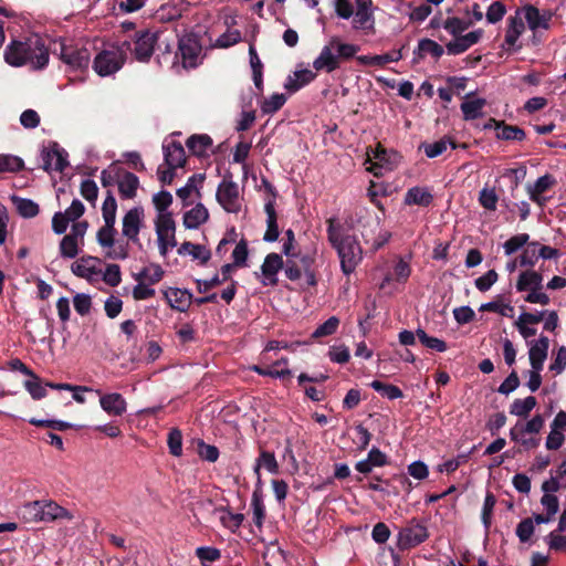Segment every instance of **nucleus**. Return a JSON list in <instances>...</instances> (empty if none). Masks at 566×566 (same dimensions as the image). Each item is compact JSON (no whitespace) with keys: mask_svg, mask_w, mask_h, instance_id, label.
I'll return each mask as SVG.
<instances>
[{"mask_svg":"<svg viewBox=\"0 0 566 566\" xmlns=\"http://www.w3.org/2000/svg\"><path fill=\"white\" fill-rule=\"evenodd\" d=\"M327 238L340 260V269L345 275L352 274L361 261V248L354 235L345 231L344 226L335 218L327 221Z\"/></svg>","mask_w":566,"mask_h":566,"instance_id":"1","label":"nucleus"},{"mask_svg":"<svg viewBox=\"0 0 566 566\" xmlns=\"http://www.w3.org/2000/svg\"><path fill=\"white\" fill-rule=\"evenodd\" d=\"M49 56V50L39 36L12 40L4 51V61L14 67L30 63L33 70H42L48 65Z\"/></svg>","mask_w":566,"mask_h":566,"instance_id":"2","label":"nucleus"},{"mask_svg":"<svg viewBox=\"0 0 566 566\" xmlns=\"http://www.w3.org/2000/svg\"><path fill=\"white\" fill-rule=\"evenodd\" d=\"M359 50L358 45L344 43L339 38L333 36L314 60L313 67L318 72L332 73L340 66L342 62L353 59Z\"/></svg>","mask_w":566,"mask_h":566,"instance_id":"3","label":"nucleus"},{"mask_svg":"<svg viewBox=\"0 0 566 566\" xmlns=\"http://www.w3.org/2000/svg\"><path fill=\"white\" fill-rule=\"evenodd\" d=\"M159 31L150 29L136 31L132 41H124L122 48L125 53L129 51L132 55L140 63L149 62L158 44Z\"/></svg>","mask_w":566,"mask_h":566,"instance_id":"4","label":"nucleus"},{"mask_svg":"<svg viewBox=\"0 0 566 566\" xmlns=\"http://www.w3.org/2000/svg\"><path fill=\"white\" fill-rule=\"evenodd\" d=\"M126 61L125 50L120 46L103 50L93 60V70L102 77L119 71Z\"/></svg>","mask_w":566,"mask_h":566,"instance_id":"5","label":"nucleus"},{"mask_svg":"<svg viewBox=\"0 0 566 566\" xmlns=\"http://www.w3.org/2000/svg\"><path fill=\"white\" fill-rule=\"evenodd\" d=\"M216 199L227 212L238 213L240 211L239 187L238 184L232 180L230 172L227 174L219 184Z\"/></svg>","mask_w":566,"mask_h":566,"instance_id":"6","label":"nucleus"},{"mask_svg":"<svg viewBox=\"0 0 566 566\" xmlns=\"http://www.w3.org/2000/svg\"><path fill=\"white\" fill-rule=\"evenodd\" d=\"M60 59L71 71L84 72L88 69L91 62V53L84 46L60 43Z\"/></svg>","mask_w":566,"mask_h":566,"instance_id":"7","label":"nucleus"},{"mask_svg":"<svg viewBox=\"0 0 566 566\" xmlns=\"http://www.w3.org/2000/svg\"><path fill=\"white\" fill-rule=\"evenodd\" d=\"M429 537L427 527L412 520L411 523L402 527L398 534V547L401 551L413 548L423 543Z\"/></svg>","mask_w":566,"mask_h":566,"instance_id":"8","label":"nucleus"},{"mask_svg":"<svg viewBox=\"0 0 566 566\" xmlns=\"http://www.w3.org/2000/svg\"><path fill=\"white\" fill-rule=\"evenodd\" d=\"M202 51L200 38L195 33H187L179 39L178 52L185 67H196Z\"/></svg>","mask_w":566,"mask_h":566,"instance_id":"9","label":"nucleus"},{"mask_svg":"<svg viewBox=\"0 0 566 566\" xmlns=\"http://www.w3.org/2000/svg\"><path fill=\"white\" fill-rule=\"evenodd\" d=\"M556 185V179L551 174L539 177L534 185L528 184L526 191L530 199L539 208H544L548 202V197L544 196L546 191Z\"/></svg>","mask_w":566,"mask_h":566,"instance_id":"10","label":"nucleus"},{"mask_svg":"<svg viewBox=\"0 0 566 566\" xmlns=\"http://www.w3.org/2000/svg\"><path fill=\"white\" fill-rule=\"evenodd\" d=\"M144 208L134 207L123 218V235L134 243L139 242V231L143 227Z\"/></svg>","mask_w":566,"mask_h":566,"instance_id":"11","label":"nucleus"},{"mask_svg":"<svg viewBox=\"0 0 566 566\" xmlns=\"http://www.w3.org/2000/svg\"><path fill=\"white\" fill-rule=\"evenodd\" d=\"M99 396L101 408L109 416L120 417L127 410V402L125 398L118 392L102 394L101 390H95Z\"/></svg>","mask_w":566,"mask_h":566,"instance_id":"12","label":"nucleus"},{"mask_svg":"<svg viewBox=\"0 0 566 566\" xmlns=\"http://www.w3.org/2000/svg\"><path fill=\"white\" fill-rule=\"evenodd\" d=\"M284 266L283 258L277 253H269L263 264L261 265V271L264 276V280L262 281V284L264 286H275L277 284V277L276 274L280 270H282Z\"/></svg>","mask_w":566,"mask_h":566,"instance_id":"13","label":"nucleus"},{"mask_svg":"<svg viewBox=\"0 0 566 566\" xmlns=\"http://www.w3.org/2000/svg\"><path fill=\"white\" fill-rule=\"evenodd\" d=\"M523 11L526 23L532 31H536L537 29L547 30L549 28V21L553 17L549 10L542 13L537 7L525 4Z\"/></svg>","mask_w":566,"mask_h":566,"instance_id":"14","label":"nucleus"},{"mask_svg":"<svg viewBox=\"0 0 566 566\" xmlns=\"http://www.w3.org/2000/svg\"><path fill=\"white\" fill-rule=\"evenodd\" d=\"M483 35V30L478 29L472 32H469L465 35H459L454 41H450L447 43V52L451 55H458L465 52L472 45L476 44Z\"/></svg>","mask_w":566,"mask_h":566,"instance_id":"15","label":"nucleus"},{"mask_svg":"<svg viewBox=\"0 0 566 566\" xmlns=\"http://www.w3.org/2000/svg\"><path fill=\"white\" fill-rule=\"evenodd\" d=\"M164 297L172 310L187 312L192 302V294L187 290L169 287L164 292Z\"/></svg>","mask_w":566,"mask_h":566,"instance_id":"16","label":"nucleus"},{"mask_svg":"<svg viewBox=\"0 0 566 566\" xmlns=\"http://www.w3.org/2000/svg\"><path fill=\"white\" fill-rule=\"evenodd\" d=\"M164 159L167 167L179 168L186 164V153L180 142L172 140L163 146Z\"/></svg>","mask_w":566,"mask_h":566,"instance_id":"17","label":"nucleus"},{"mask_svg":"<svg viewBox=\"0 0 566 566\" xmlns=\"http://www.w3.org/2000/svg\"><path fill=\"white\" fill-rule=\"evenodd\" d=\"M261 468H264L266 471H269L271 474H277L280 471L279 463L276 461V458L273 452L261 450L260 454L255 461L254 465V474L256 475L258 480V486H261L262 480H261Z\"/></svg>","mask_w":566,"mask_h":566,"instance_id":"18","label":"nucleus"},{"mask_svg":"<svg viewBox=\"0 0 566 566\" xmlns=\"http://www.w3.org/2000/svg\"><path fill=\"white\" fill-rule=\"evenodd\" d=\"M264 211L266 213V231L263 235V240L266 242H274L280 235L274 200H266Z\"/></svg>","mask_w":566,"mask_h":566,"instance_id":"19","label":"nucleus"},{"mask_svg":"<svg viewBox=\"0 0 566 566\" xmlns=\"http://www.w3.org/2000/svg\"><path fill=\"white\" fill-rule=\"evenodd\" d=\"M209 220V211L203 203L198 202L192 209L185 212L182 222L186 229H198Z\"/></svg>","mask_w":566,"mask_h":566,"instance_id":"20","label":"nucleus"},{"mask_svg":"<svg viewBox=\"0 0 566 566\" xmlns=\"http://www.w3.org/2000/svg\"><path fill=\"white\" fill-rule=\"evenodd\" d=\"M117 185L122 198L133 199L136 197L139 179L135 174L122 169Z\"/></svg>","mask_w":566,"mask_h":566,"instance_id":"21","label":"nucleus"},{"mask_svg":"<svg viewBox=\"0 0 566 566\" xmlns=\"http://www.w3.org/2000/svg\"><path fill=\"white\" fill-rule=\"evenodd\" d=\"M205 179V174H195L188 178L187 184L184 187L177 190L176 193L182 200L184 207L189 205L187 199L191 196L192 192H196V196L199 199L202 197L200 188Z\"/></svg>","mask_w":566,"mask_h":566,"instance_id":"22","label":"nucleus"},{"mask_svg":"<svg viewBox=\"0 0 566 566\" xmlns=\"http://www.w3.org/2000/svg\"><path fill=\"white\" fill-rule=\"evenodd\" d=\"M316 77V74L312 72L308 69L295 71L293 75H290L285 83L284 87L290 93H295L300 91L305 85L310 84L312 81H314Z\"/></svg>","mask_w":566,"mask_h":566,"instance_id":"23","label":"nucleus"},{"mask_svg":"<svg viewBox=\"0 0 566 566\" xmlns=\"http://www.w3.org/2000/svg\"><path fill=\"white\" fill-rule=\"evenodd\" d=\"M543 289V275L534 270H527L518 275L516 282V290L518 292L542 290Z\"/></svg>","mask_w":566,"mask_h":566,"instance_id":"24","label":"nucleus"},{"mask_svg":"<svg viewBox=\"0 0 566 566\" xmlns=\"http://www.w3.org/2000/svg\"><path fill=\"white\" fill-rule=\"evenodd\" d=\"M411 274V268L408 262L399 259L398 262L394 266L392 272H388L382 282L380 283V289H385L391 281H396L398 283H406Z\"/></svg>","mask_w":566,"mask_h":566,"instance_id":"25","label":"nucleus"},{"mask_svg":"<svg viewBox=\"0 0 566 566\" xmlns=\"http://www.w3.org/2000/svg\"><path fill=\"white\" fill-rule=\"evenodd\" d=\"M444 53V50L442 45L437 43L436 41L431 39H421L418 42L417 50L413 51L415 54V61L423 59L427 54H430L436 60L440 59L442 54Z\"/></svg>","mask_w":566,"mask_h":566,"instance_id":"26","label":"nucleus"},{"mask_svg":"<svg viewBox=\"0 0 566 566\" xmlns=\"http://www.w3.org/2000/svg\"><path fill=\"white\" fill-rule=\"evenodd\" d=\"M186 146L193 156L202 157L212 146V138L207 134H195L186 140Z\"/></svg>","mask_w":566,"mask_h":566,"instance_id":"27","label":"nucleus"},{"mask_svg":"<svg viewBox=\"0 0 566 566\" xmlns=\"http://www.w3.org/2000/svg\"><path fill=\"white\" fill-rule=\"evenodd\" d=\"M433 196L424 188L412 187L405 195V203L428 207L432 203Z\"/></svg>","mask_w":566,"mask_h":566,"instance_id":"28","label":"nucleus"},{"mask_svg":"<svg viewBox=\"0 0 566 566\" xmlns=\"http://www.w3.org/2000/svg\"><path fill=\"white\" fill-rule=\"evenodd\" d=\"M448 145H450L453 149L457 148L455 142L449 137H443L434 143H421L419 150H423L428 158H436L447 150Z\"/></svg>","mask_w":566,"mask_h":566,"instance_id":"29","label":"nucleus"},{"mask_svg":"<svg viewBox=\"0 0 566 566\" xmlns=\"http://www.w3.org/2000/svg\"><path fill=\"white\" fill-rule=\"evenodd\" d=\"M43 522H53L55 520H72L73 515L64 507L53 501L42 500Z\"/></svg>","mask_w":566,"mask_h":566,"instance_id":"30","label":"nucleus"},{"mask_svg":"<svg viewBox=\"0 0 566 566\" xmlns=\"http://www.w3.org/2000/svg\"><path fill=\"white\" fill-rule=\"evenodd\" d=\"M20 515L24 522H43V505L41 501L28 502L20 509Z\"/></svg>","mask_w":566,"mask_h":566,"instance_id":"31","label":"nucleus"},{"mask_svg":"<svg viewBox=\"0 0 566 566\" xmlns=\"http://www.w3.org/2000/svg\"><path fill=\"white\" fill-rule=\"evenodd\" d=\"M525 25L521 18L517 15L510 17L507 19V30L505 34V44L509 45V48L515 46L520 35L524 32Z\"/></svg>","mask_w":566,"mask_h":566,"instance_id":"32","label":"nucleus"},{"mask_svg":"<svg viewBox=\"0 0 566 566\" xmlns=\"http://www.w3.org/2000/svg\"><path fill=\"white\" fill-rule=\"evenodd\" d=\"M155 230L157 239L168 237L169 234H175L176 222L172 218V213L158 214L155 220Z\"/></svg>","mask_w":566,"mask_h":566,"instance_id":"33","label":"nucleus"},{"mask_svg":"<svg viewBox=\"0 0 566 566\" xmlns=\"http://www.w3.org/2000/svg\"><path fill=\"white\" fill-rule=\"evenodd\" d=\"M98 261L97 258L94 256H82L80 261L74 262L71 266L73 274L78 277L88 279L90 276L99 273L96 270L95 265H91V262Z\"/></svg>","mask_w":566,"mask_h":566,"instance_id":"34","label":"nucleus"},{"mask_svg":"<svg viewBox=\"0 0 566 566\" xmlns=\"http://www.w3.org/2000/svg\"><path fill=\"white\" fill-rule=\"evenodd\" d=\"M527 345L530 346V349H528L530 360H533V359L546 360L547 352H548V347H549V338L547 336L541 335L537 340L527 342Z\"/></svg>","mask_w":566,"mask_h":566,"instance_id":"35","label":"nucleus"},{"mask_svg":"<svg viewBox=\"0 0 566 566\" xmlns=\"http://www.w3.org/2000/svg\"><path fill=\"white\" fill-rule=\"evenodd\" d=\"M249 55H250V64L252 69V77L255 87L259 92L263 91V64L256 53V50L253 45H250L249 49Z\"/></svg>","mask_w":566,"mask_h":566,"instance_id":"36","label":"nucleus"},{"mask_svg":"<svg viewBox=\"0 0 566 566\" xmlns=\"http://www.w3.org/2000/svg\"><path fill=\"white\" fill-rule=\"evenodd\" d=\"M486 105L484 98H475L472 101H464L461 104V111L465 120H473L482 116V109Z\"/></svg>","mask_w":566,"mask_h":566,"instance_id":"37","label":"nucleus"},{"mask_svg":"<svg viewBox=\"0 0 566 566\" xmlns=\"http://www.w3.org/2000/svg\"><path fill=\"white\" fill-rule=\"evenodd\" d=\"M536 403L537 400L534 396H528L525 399H515L510 406V413L526 418L535 408Z\"/></svg>","mask_w":566,"mask_h":566,"instance_id":"38","label":"nucleus"},{"mask_svg":"<svg viewBox=\"0 0 566 566\" xmlns=\"http://www.w3.org/2000/svg\"><path fill=\"white\" fill-rule=\"evenodd\" d=\"M357 10L354 14L353 27L355 29H366L367 24L373 20L368 3L365 0H356Z\"/></svg>","mask_w":566,"mask_h":566,"instance_id":"39","label":"nucleus"},{"mask_svg":"<svg viewBox=\"0 0 566 566\" xmlns=\"http://www.w3.org/2000/svg\"><path fill=\"white\" fill-rule=\"evenodd\" d=\"M12 201L18 213L23 218H34L40 212L39 205L31 199L13 197Z\"/></svg>","mask_w":566,"mask_h":566,"instance_id":"40","label":"nucleus"},{"mask_svg":"<svg viewBox=\"0 0 566 566\" xmlns=\"http://www.w3.org/2000/svg\"><path fill=\"white\" fill-rule=\"evenodd\" d=\"M261 486H256L252 494L251 506L253 510V522L258 527H262L265 517V506L263 504Z\"/></svg>","mask_w":566,"mask_h":566,"instance_id":"41","label":"nucleus"},{"mask_svg":"<svg viewBox=\"0 0 566 566\" xmlns=\"http://www.w3.org/2000/svg\"><path fill=\"white\" fill-rule=\"evenodd\" d=\"M164 270L158 264H153L151 268H144L139 273L135 274V280L138 282H147L148 284H156L164 277Z\"/></svg>","mask_w":566,"mask_h":566,"instance_id":"42","label":"nucleus"},{"mask_svg":"<svg viewBox=\"0 0 566 566\" xmlns=\"http://www.w3.org/2000/svg\"><path fill=\"white\" fill-rule=\"evenodd\" d=\"M24 168L22 158L11 154H0V174L19 172Z\"/></svg>","mask_w":566,"mask_h":566,"instance_id":"43","label":"nucleus"},{"mask_svg":"<svg viewBox=\"0 0 566 566\" xmlns=\"http://www.w3.org/2000/svg\"><path fill=\"white\" fill-rule=\"evenodd\" d=\"M369 386L390 400L403 397L402 390L396 385L386 384L380 380H373Z\"/></svg>","mask_w":566,"mask_h":566,"instance_id":"44","label":"nucleus"},{"mask_svg":"<svg viewBox=\"0 0 566 566\" xmlns=\"http://www.w3.org/2000/svg\"><path fill=\"white\" fill-rule=\"evenodd\" d=\"M116 211H117V202L116 199L112 192V190H107L106 198L102 206V214L105 223H108L111 227V223L115 224L116 222Z\"/></svg>","mask_w":566,"mask_h":566,"instance_id":"45","label":"nucleus"},{"mask_svg":"<svg viewBox=\"0 0 566 566\" xmlns=\"http://www.w3.org/2000/svg\"><path fill=\"white\" fill-rule=\"evenodd\" d=\"M416 335L420 343L432 350L443 353L448 349L447 343L440 338L429 336L423 329L418 328Z\"/></svg>","mask_w":566,"mask_h":566,"instance_id":"46","label":"nucleus"},{"mask_svg":"<svg viewBox=\"0 0 566 566\" xmlns=\"http://www.w3.org/2000/svg\"><path fill=\"white\" fill-rule=\"evenodd\" d=\"M526 137L525 132L518 126L507 125L503 120L500 130L496 133V138L503 140H518L522 142Z\"/></svg>","mask_w":566,"mask_h":566,"instance_id":"47","label":"nucleus"},{"mask_svg":"<svg viewBox=\"0 0 566 566\" xmlns=\"http://www.w3.org/2000/svg\"><path fill=\"white\" fill-rule=\"evenodd\" d=\"M472 25V21H464L457 17L448 18L442 27L454 38L461 35L462 32L468 30Z\"/></svg>","mask_w":566,"mask_h":566,"instance_id":"48","label":"nucleus"},{"mask_svg":"<svg viewBox=\"0 0 566 566\" xmlns=\"http://www.w3.org/2000/svg\"><path fill=\"white\" fill-rule=\"evenodd\" d=\"M339 326V318L331 316L327 321L321 324L312 334V338L318 339L322 337L331 336L337 332Z\"/></svg>","mask_w":566,"mask_h":566,"instance_id":"49","label":"nucleus"},{"mask_svg":"<svg viewBox=\"0 0 566 566\" xmlns=\"http://www.w3.org/2000/svg\"><path fill=\"white\" fill-rule=\"evenodd\" d=\"M80 252L78 241L66 234L60 242V254L65 259H73Z\"/></svg>","mask_w":566,"mask_h":566,"instance_id":"50","label":"nucleus"},{"mask_svg":"<svg viewBox=\"0 0 566 566\" xmlns=\"http://www.w3.org/2000/svg\"><path fill=\"white\" fill-rule=\"evenodd\" d=\"M499 197L494 188L484 187L479 195L480 205L489 211H495Z\"/></svg>","mask_w":566,"mask_h":566,"instance_id":"51","label":"nucleus"},{"mask_svg":"<svg viewBox=\"0 0 566 566\" xmlns=\"http://www.w3.org/2000/svg\"><path fill=\"white\" fill-rule=\"evenodd\" d=\"M530 243V235L527 233H518L516 235L511 237L503 244L504 252L506 255H511L520 250L523 245Z\"/></svg>","mask_w":566,"mask_h":566,"instance_id":"52","label":"nucleus"},{"mask_svg":"<svg viewBox=\"0 0 566 566\" xmlns=\"http://www.w3.org/2000/svg\"><path fill=\"white\" fill-rule=\"evenodd\" d=\"M286 102L284 94L275 93L269 99H264L261 105L263 114H274L283 107Z\"/></svg>","mask_w":566,"mask_h":566,"instance_id":"53","label":"nucleus"},{"mask_svg":"<svg viewBox=\"0 0 566 566\" xmlns=\"http://www.w3.org/2000/svg\"><path fill=\"white\" fill-rule=\"evenodd\" d=\"M170 454L174 457H180L182 454V434L177 428H174L168 433L167 439Z\"/></svg>","mask_w":566,"mask_h":566,"instance_id":"54","label":"nucleus"},{"mask_svg":"<svg viewBox=\"0 0 566 566\" xmlns=\"http://www.w3.org/2000/svg\"><path fill=\"white\" fill-rule=\"evenodd\" d=\"M535 532L533 518H523L516 526L515 533L521 543L530 542L532 535Z\"/></svg>","mask_w":566,"mask_h":566,"instance_id":"55","label":"nucleus"},{"mask_svg":"<svg viewBox=\"0 0 566 566\" xmlns=\"http://www.w3.org/2000/svg\"><path fill=\"white\" fill-rule=\"evenodd\" d=\"M153 203L158 214L170 213L167 209L172 203V196L169 191L161 190L153 196Z\"/></svg>","mask_w":566,"mask_h":566,"instance_id":"56","label":"nucleus"},{"mask_svg":"<svg viewBox=\"0 0 566 566\" xmlns=\"http://www.w3.org/2000/svg\"><path fill=\"white\" fill-rule=\"evenodd\" d=\"M115 224L111 223V227L108 223H105L104 227H102L96 234L97 242L104 247V248H111L115 244L114 234H115Z\"/></svg>","mask_w":566,"mask_h":566,"instance_id":"57","label":"nucleus"},{"mask_svg":"<svg viewBox=\"0 0 566 566\" xmlns=\"http://www.w3.org/2000/svg\"><path fill=\"white\" fill-rule=\"evenodd\" d=\"M539 242L537 241H532L528 243L527 248L523 251V253L520 256V266L532 268L535 265L538 258L535 248H537Z\"/></svg>","mask_w":566,"mask_h":566,"instance_id":"58","label":"nucleus"},{"mask_svg":"<svg viewBox=\"0 0 566 566\" xmlns=\"http://www.w3.org/2000/svg\"><path fill=\"white\" fill-rule=\"evenodd\" d=\"M196 556L199 558L201 564L207 562H217L221 558V552L217 547L200 546L196 549Z\"/></svg>","mask_w":566,"mask_h":566,"instance_id":"59","label":"nucleus"},{"mask_svg":"<svg viewBox=\"0 0 566 566\" xmlns=\"http://www.w3.org/2000/svg\"><path fill=\"white\" fill-rule=\"evenodd\" d=\"M24 387L34 400L42 399L48 394L45 386L41 384L40 378L36 375L32 380L24 381Z\"/></svg>","mask_w":566,"mask_h":566,"instance_id":"60","label":"nucleus"},{"mask_svg":"<svg viewBox=\"0 0 566 566\" xmlns=\"http://www.w3.org/2000/svg\"><path fill=\"white\" fill-rule=\"evenodd\" d=\"M103 281L112 287L119 285L120 281H122V273H120L119 265L118 264H108L103 274Z\"/></svg>","mask_w":566,"mask_h":566,"instance_id":"61","label":"nucleus"},{"mask_svg":"<svg viewBox=\"0 0 566 566\" xmlns=\"http://www.w3.org/2000/svg\"><path fill=\"white\" fill-rule=\"evenodd\" d=\"M199 457L208 462H216L219 458V449L216 446L207 444L203 440L198 443Z\"/></svg>","mask_w":566,"mask_h":566,"instance_id":"62","label":"nucleus"},{"mask_svg":"<svg viewBox=\"0 0 566 566\" xmlns=\"http://www.w3.org/2000/svg\"><path fill=\"white\" fill-rule=\"evenodd\" d=\"M499 274L495 270H489L485 274L478 277L474 282L480 292H486L497 281Z\"/></svg>","mask_w":566,"mask_h":566,"instance_id":"63","label":"nucleus"},{"mask_svg":"<svg viewBox=\"0 0 566 566\" xmlns=\"http://www.w3.org/2000/svg\"><path fill=\"white\" fill-rule=\"evenodd\" d=\"M545 539L551 551L566 553V536L560 535L559 532H551Z\"/></svg>","mask_w":566,"mask_h":566,"instance_id":"64","label":"nucleus"}]
</instances>
